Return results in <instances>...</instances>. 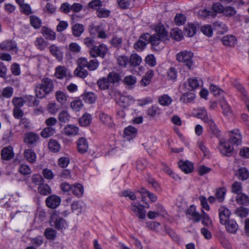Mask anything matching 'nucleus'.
<instances>
[{
	"instance_id": "f257e3e1",
	"label": "nucleus",
	"mask_w": 249,
	"mask_h": 249,
	"mask_svg": "<svg viewBox=\"0 0 249 249\" xmlns=\"http://www.w3.org/2000/svg\"><path fill=\"white\" fill-rule=\"evenodd\" d=\"M53 88V81L49 78H44L36 86V96L38 98H43L52 92Z\"/></svg>"
},
{
	"instance_id": "f03ea898",
	"label": "nucleus",
	"mask_w": 249,
	"mask_h": 249,
	"mask_svg": "<svg viewBox=\"0 0 249 249\" xmlns=\"http://www.w3.org/2000/svg\"><path fill=\"white\" fill-rule=\"evenodd\" d=\"M196 117L201 119L204 122L209 124L213 133L218 137L220 136V131L217 127L211 117L209 116L205 108L200 107L197 109Z\"/></svg>"
},
{
	"instance_id": "7ed1b4c3",
	"label": "nucleus",
	"mask_w": 249,
	"mask_h": 249,
	"mask_svg": "<svg viewBox=\"0 0 249 249\" xmlns=\"http://www.w3.org/2000/svg\"><path fill=\"white\" fill-rule=\"evenodd\" d=\"M168 32H156L154 35L151 36L148 33L143 34L148 43H151L152 45H158L161 41H165L168 39L167 37Z\"/></svg>"
},
{
	"instance_id": "20e7f679",
	"label": "nucleus",
	"mask_w": 249,
	"mask_h": 249,
	"mask_svg": "<svg viewBox=\"0 0 249 249\" xmlns=\"http://www.w3.org/2000/svg\"><path fill=\"white\" fill-rule=\"evenodd\" d=\"M193 56L192 52L185 50L178 53L176 56L178 62L184 63L189 69H191L193 65Z\"/></svg>"
},
{
	"instance_id": "39448f33",
	"label": "nucleus",
	"mask_w": 249,
	"mask_h": 249,
	"mask_svg": "<svg viewBox=\"0 0 249 249\" xmlns=\"http://www.w3.org/2000/svg\"><path fill=\"white\" fill-rule=\"evenodd\" d=\"M51 223L52 226H54L58 230L66 229L68 226L66 221L60 216L58 213L56 211L52 213L51 217Z\"/></svg>"
},
{
	"instance_id": "423d86ee",
	"label": "nucleus",
	"mask_w": 249,
	"mask_h": 249,
	"mask_svg": "<svg viewBox=\"0 0 249 249\" xmlns=\"http://www.w3.org/2000/svg\"><path fill=\"white\" fill-rule=\"evenodd\" d=\"M107 50V46L102 44L98 46H93L90 49V54L91 56L93 57L100 56L104 58Z\"/></svg>"
},
{
	"instance_id": "0eeeda50",
	"label": "nucleus",
	"mask_w": 249,
	"mask_h": 249,
	"mask_svg": "<svg viewBox=\"0 0 249 249\" xmlns=\"http://www.w3.org/2000/svg\"><path fill=\"white\" fill-rule=\"evenodd\" d=\"M131 209L135 215L140 219H144L146 217V211L144 206L139 203L132 202L131 204Z\"/></svg>"
},
{
	"instance_id": "6e6552de",
	"label": "nucleus",
	"mask_w": 249,
	"mask_h": 249,
	"mask_svg": "<svg viewBox=\"0 0 249 249\" xmlns=\"http://www.w3.org/2000/svg\"><path fill=\"white\" fill-rule=\"evenodd\" d=\"M116 103L120 106L126 107L134 101L133 97L130 95H123L118 93V98L116 99Z\"/></svg>"
},
{
	"instance_id": "1a4fd4ad",
	"label": "nucleus",
	"mask_w": 249,
	"mask_h": 249,
	"mask_svg": "<svg viewBox=\"0 0 249 249\" xmlns=\"http://www.w3.org/2000/svg\"><path fill=\"white\" fill-rule=\"evenodd\" d=\"M200 30V31H212L211 25H205L200 26L198 24L190 23L185 27L184 31H196Z\"/></svg>"
},
{
	"instance_id": "9d476101",
	"label": "nucleus",
	"mask_w": 249,
	"mask_h": 249,
	"mask_svg": "<svg viewBox=\"0 0 249 249\" xmlns=\"http://www.w3.org/2000/svg\"><path fill=\"white\" fill-rule=\"evenodd\" d=\"M222 224L225 225L226 231L231 234H235L238 229V225L233 219H230Z\"/></svg>"
},
{
	"instance_id": "9b49d317",
	"label": "nucleus",
	"mask_w": 249,
	"mask_h": 249,
	"mask_svg": "<svg viewBox=\"0 0 249 249\" xmlns=\"http://www.w3.org/2000/svg\"><path fill=\"white\" fill-rule=\"evenodd\" d=\"M220 222L222 224L230 219L231 211L226 207L221 206L218 210Z\"/></svg>"
},
{
	"instance_id": "f8f14e48",
	"label": "nucleus",
	"mask_w": 249,
	"mask_h": 249,
	"mask_svg": "<svg viewBox=\"0 0 249 249\" xmlns=\"http://www.w3.org/2000/svg\"><path fill=\"white\" fill-rule=\"evenodd\" d=\"M61 202V198L56 195H51L46 199V205L51 208L55 209L58 207Z\"/></svg>"
},
{
	"instance_id": "ddd939ff",
	"label": "nucleus",
	"mask_w": 249,
	"mask_h": 249,
	"mask_svg": "<svg viewBox=\"0 0 249 249\" xmlns=\"http://www.w3.org/2000/svg\"><path fill=\"white\" fill-rule=\"evenodd\" d=\"M230 142L231 143L238 145L241 143L242 137L238 129H234L230 132Z\"/></svg>"
},
{
	"instance_id": "4468645a",
	"label": "nucleus",
	"mask_w": 249,
	"mask_h": 249,
	"mask_svg": "<svg viewBox=\"0 0 249 249\" xmlns=\"http://www.w3.org/2000/svg\"><path fill=\"white\" fill-rule=\"evenodd\" d=\"M0 48L2 50L17 53V47L15 43L12 41L6 40L0 44Z\"/></svg>"
},
{
	"instance_id": "2eb2a0df",
	"label": "nucleus",
	"mask_w": 249,
	"mask_h": 249,
	"mask_svg": "<svg viewBox=\"0 0 249 249\" xmlns=\"http://www.w3.org/2000/svg\"><path fill=\"white\" fill-rule=\"evenodd\" d=\"M49 51L55 57L56 59L61 61L63 59V52L60 47L55 45H52L49 47Z\"/></svg>"
},
{
	"instance_id": "dca6fc26",
	"label": "nucleus",
	"mask_w": 249,
	"mask_h": 249,
	"mask_svg": "<svg viewBox=\"0 0 249 249\" xmlns=\"http://www.w3.org/2000/svg\"><path fill=\"white\" fill-rule=\"evenodd\" d=\"M186 214L189 216V218L196 222H199L201 219V215L196 211V207L193 205L188 209Z\"/></svg>"
},
{
	"instance_id": "f3484780",
	"label": "nucleus",
	"mask_w": 249,
	"mask_h": 249,
	"mask_svg": "<svg viewBox=\"0 0 249 249\" xmlns=\"http://www.w3.org/2000/svg\"><path fill=\"white\" fill-rule=\"evenodd\" d=\"M219 149L223 155L228 157L231 156L233 151V147L225 142H220Z\"/></svg>"
},
{
	"instance_id": "a211bd4d",
	"label": "nucleus",
	"mask_w": 249,
	"mask_h": 249,
	"mask_svg": "<svg viewBox=\"0 0 249 249\" xmlns=\"http://www.w3.org/2000/svg\"><path fill=\"white\" fill-rule=\"evenodd\" d=\"M64 134L68 136H74L78 134L79 128L72 124H68L64 128Z\"/></svg>"
},
{
	"instance_id": "6ab92c4d",
	"label": "nucleus",
	"mask_w": 249,
	"mask_h": 249,
	"mask_svg": "<svg viewBox=\"0 0 249 249\" xmlns=\"http://www.w3.org/2000/svg\"><path fill=\"white\" fill-rule=\"evenodd\" d=\"M13 148L11 146L6 147L2 149L1 152V156L2 160H10L14 156Z\"/></svg>"
},
{
	"instance_id": "aec40b11",
	"label": "nucleus",
	"mask_w": 249,
	"mask_h": 249,
	"mask_svg": "<svg viewBox=\"0 0 249 249\" xmlns=\"http://www.w3.org/2000/svg\"><path fill=\"white\" fill-rule=\"evenodd\" d=\"M77 147L78 151L81 153H84L87 151L89 147L88 142L84 138H81L77 141Z\"/></svg>"
},
{
	"instance_id": "412c9836",
	"label": "nucleus",
	"mask_w": 249,
	"mask_h": 249,
	"mask_svg": "<svg viewBox=\"0 0 249 249\" xmlns=\"http://www.w3.org/2000/svg\"><path fill=\"white\" fill-rule=\"evenodd\" d=\"M148 43V41L143 36L142 34L139 39V40L134 44V48L138 51H142L145 48L146 45Z\"/></svg>"
},
{
	"instance_id": "4be33fe9",
	"label": "nucleus",
	"mask_w": 249,
	"mask_h": 249,
	"mask_svg": "<svg viewBox=\"0 0 249 249\" xmlns=\"http://www.w3.org/2000/svg\"><path fill=\"white\" fill-rule=\"evenodd\" d=\"M178 164L181 170L185 173H190L193 170V164L191 162L180 161L179 162Z\"/></svg>"
},
{
	"instance_id": "5701e85b",
	"label": "nucleus",
	"mask_w": 249,
	"mask_h": 249,
	"mask_svg": "<svg viewBox=\"0 0 249 249\" xmlns=\"http://www.w3.org/2000/svg\"><path fill=\"white\" fill-rule=\"evenodd\" d=\"M39 137L33 132L27 133L25 135L24 142L28 144H34L37 142Z\"/></svg>"
},
{
	"instance_id": "b1692460",
	"label": "nucleus",
	"mask_w": 249,
	"mask_h": 249,
	"mask_svg": "<svg viewBox=\"0 0 249 249\" xmlns=\"http://www.w3.org/2000/svg\"><path fill=\"white\" fill-rule=\"evenodd\" d=\"M24 156L26 160L30 163H34L36 161V154L32 149L25 150L24 152Z\"/></svg>"
},
{
	"instance_id": "393cba45",
	"label": "nucleus",
	"mask_w": 249,
	"mask_h": 249,
	"mask_svg": "<svg viewBox=\"0 0 249 249\" xmlns=\"http://www.w3.org/2000/svg\"><path fill=\"white\" fill-rule=\"evenodd\" d=\"M83 100L87 103L92 104L96 100V95L92 92H85L82 95Z\"/></svg>"
},
{
	"instance_id": "a878e982",
	"label": "nucleus",
	"mask_w": 249,
	"mask_h": 249,
	"mask_svg": "<svg viewBox=\"0 0 249 249\" xmlns=\"http://www.w3.org/2000/svg\"><path fill=\"white\" fill-rule=\"evenodd\" d=\"M221 107L223 110V114L228 117H231L232 115V112L231 107L228 105L225 99L221 102Z\"/></svg>"
},
{
	"instance_id": "bb28decb",
	"label": "nucleus",
	"mask_w": 249,
	"mask_h": 249,
	"mask_svg": "<svg viewBox=\"0 0 249 249\" xmlns=\"http://www.w3.org/2000/svg\"><path fill=\"white\" fill-rule=\"evenodd\" d=\"M154 75V71L152 70L148 71L145 75L141 81V84L142 86H146L149 84L151 79Z\"/></svg>"
},
{
	"instance_id": "cd10ccee",
	"label": "nucleus",
	"mask_w": 249,
	"mask_h": 249,
	"mask_svg": "<svg viewBox=\"0 0 249 249\" xmlns=\"http://www.w3.org/2000/svg\"><path fill=\"white\" fill-rule=\"evenodd\" d=\"M137 132V130L135 127L129 126L124 129V135L126 137L127 140H130L136 136Z\"/></svg>"
},
{
	"instance_id": "c85d7f7f",
	"label": "nucleus",
	"mask_w": 249,
	"mask_h": 249,
	"mask_svg": "<svg viewBox=\"0 0 249 249\" xmlns=\"http://www.w3.org/2000/svg\"><path fill=\"white\" fill-rule=\"evenodd\" d=\"M172 102V98L168 94H163L159 97L158 102L163 106H168Z\"/></svg>"
},
{
	"instance_id": "c756f323",
	"label": "nucleus",
	"mask_w": 249,
	"mask_h": 249,
	"mask_svg": "<svg viewBox=\"0 0 249 249\" xmlns=\"http://www.w3.org/2000/svg\"><path fill=\"white\" fill-rule=\"evenodd\" d=\"M160 108L156 106H152L148 108L146 111L147 115L151 118H154L160 115Z\"/></svg>"
},
{
	"instance_id": "7c9ffc66",
	"label": "nucleus",
	"mask_w": 249,
	"mask_h": 249,
	"mask_svg": "<svg viewBox=\"0 0 249 249\" xmlns=\"http://www.w3.org/2000/svg\"><path fill=\"white\" fill-rule=\"evenodd\" d=\"M222 41L223 44L225 46H231L235 44L236 42V39L235 36L232 35H227L224 36L222 38Z\"/></svg>"
},
{
	"instance_id": "2f4dec72",
	"label": "nucleus",
	"mask_w": 249,
	"mask_h": 249,
	"mask_svg": "<svg viewBox=\"0 0 249 249\" xmlns=\"http://www.w3.org/2000/svg\"><path fill=\"white\" fill-rule=\"evenodd\" d=\"M236 201L239 204L248 205L249 204V197L244 194L241 193L237 195Z\"/></svg>"
},
{
	"instance_id": "473e14b6",
	"label": "nucleus",
	"mask_w": 249,
	"mask_h": 249,
	"mask_svg": "<svg viewBox=\"0 0 249 249\" xmlns=\"http://www.w3.org/2000/svg\"><path fill=\"white\" fill-rule=\"evenodd\" d=\"M55 74L57 78L59 79H62L67 76V69L64 66H59L55 69Z\"/></svg>"
},
{
	"instance_id": "72a5a7b5",
	"label": "nucleus",
	"mask_w": 249,
	"mask_h": 249,
	"mask_svg": "<svg viewBox=\"0 0 249 249\" xmlns=\"http://www.w3.org/2000/svg\"><path fill=\"white\" fill-rule=\"evenodd\" d=\"M91 116L90 114L85 113L79 119V123L82 126H87L90 124Z\"/></svg>"
},
{
	"instance_id": "f704fd0d",
	"label": "nucleus",
	"mask_w": 249,
	"mask_h": 249,
	"mask_svg": "<svg viewBox=\"0 0 249 249\" xmlns=\"http://www.w3.org/2000/svg\"><path fill=\"white\" fill-rule=\"evenodd\" d=\"M38 191L40 195L47 196L51 193V189L50 187L45 183H42L38 188Z\"/></svg>"
},
{
	"instance_id": "c9c22d12",
	"label": "nucleus",
	"mask_w": 249,
	"mask_h": 249,
	"mask_svg": "<svg viewBox=\"0 0 249 249\" xmlns=\"http://www.w3.org/2000/svg\"><path fill=\"white\" fill-rule=\"evenodd\" d=\"M107 79L109 83H115L118 82L120 80L121 76L118 73L115 71H111L108 73L107 76Z\"/></svg>"
},
{
	"instance_id": "e433bc0d",
	"label": "nucleus",
	"mask_w": 249,
	"mask_h": 249,
	"mask_svg": "<svg viewBox=\"0 0 249 249\" xmlns=\"http://www.w3.org/2000/svg\"><path fill=\"white\" fill-rule=\"evenodd\" d=\"M71 191L75 196L78 197H80L83 194L84 188L82 185L77 184L72 186Z\"/></svg>"
},
{
	"instance_id": "4c0bfd02",
	"label": "nucleus",
	"mask_w": 249,
	"mask_h": 249,
	"mask_svg": "<svg viewBox=\"0 0 249 249\" xmlns=\"http://www.w3.org/2000/svg\"><path fill=\"white\" fill-rule=\"evenodd\" d=\"M236 176L240 179L245 180L249 177V172L246 168H241L237 171Z\"/></svg>"
},
{
	"instance_id": "58836bf2",
	"label": "nucleus",
	"mask_w": 249,
	"mask_h": 249,
	"mask_svg": "<svg viewBox=\"0 0 249 249\" xmlns=\"http://www.w3.org/2000/svg\"><path fill=\"white\" fill-rule=\"evenodd\" d=\"M55 97L57 102L62 105L65 104L67 101V95L64 92L61 90H57L55 92Z\"/></svg>"
},
{
	"instance_id": "ea45409f",
	"label": "nucleus",
	"mask_w": 249,
	"mask_h": 249,
	"mask_svg": "<svg viewBox=\"0 0 249 249\" xmlns=\"http://www.w3.org/2000/svg\"><path fill=\"white\" fill-rule=\"evenodd\" d=\"M129 63L131 66L136 67L140 65L142 62V58L136 54H133L129 59Z\"/></svg>"
},
{
	"instance_id": "a19ab883",
	"label": "nucleus",
	"mask_w": 249,
	"mask_h": 249,
	"mask_svg": "<svg viewBox=\"0 0 249 249\" xmlns=\"http://www.w3.org/2000/svg\"><path fill=\"white\" fill-rule=\"evenodd\" d=\"M97 84L100 89L102 90L107 89L109 87V82L108 79L106 78H103L99 79Z\"/></svg>"
},
{
	"instance_id": "79ce46f5",
	"label": "nucleus",
	"mask_w": 249,
	"mask_h": 249,
	"mask_svg": "<svg viewBox=\"0 0 249 249\" xmlns=\"http://www.w3.org/2000/svg\"><path fill=\"white\" fill-rule=\"evenodd\" d=\"M198 15L201 18H207L211 17L213 18L215 17V14L213 13L211 10L208 9H200L198 12Z\"/></svg>"
},
{
	"instance_id": "37998d69",
	"label": "nucleus",
	"mask_w": 249,
	"mask_h": 249,
	"mask_svg": "<svg viewBox=\"0 0 249 249\" xmlns=\"http://www.w3.org/2000/svg\"><path fill=\"white\" fill-rule=\"evenodd\" d=\"M49 149L53 152H58L60 149V145L55 140H51L48 143Z\"/></svg>"
},
{
	"instance_id": "c03bdc74",
	"label": "nucleus",
	"mask_w": 249,
	"mask_h": 249,
	"mask_svg": "<svg viewBox=\"0 0 249 249\" xmlns=\"http://www.w3.org/2000/svg\"><path fill=\"white\" fill-rule=\"evenodd\" d=\"M30 23L35 29H38L41 27L42 22L39 18L32 16L30 17Z\"/></svg>"
},
{
	"instance_id": "a18cd8bd",
	"label": "nucleus",
	"mask_w": 249,
	"mask_h": 249,
	"mask_svg": "<svg viewBox=\"0 0 249 249\" xmlns=\"http://www.w3.org/2000/svg\"><path fill=\"white\" fill-rule=\"evenodd\" d=\"M167 35L168 38L167 40H169L171 37L173 39L178 41L181 40L183 37L182 32H168Z\"/></svg>"
},
{
	"instance_id": "49530a36",
	"label": "nucleus",
	"mask_w": 249,
	"mask_h": 249,
	"mask_svg": "<svg viewBox=\"0 0 249 249\" xmlns=\"http://www.w3.org/2000/svg\"><path fill=\"white\" fill-rule=\"evenodd\" d=\"M74 74L78 77L84 78L88 75V72L84 68L77 67L74 71Z\"/></svg>"
},
{
	"instance_id": "de8ad7c7",
	"label": "nucleus",
	"mask_w": 249,
	"mask_h": 249,
	"mask_svg": "<svg viewBox=\"0 0 249 249\" xmlns=\"http://www.w3.org/2000/svg\"><path fill=\"white\" fill-rule=\"evenodd\" d=\"M71 116L67 111H62L58 114V120L62 123H67L69 121Z\"/></svg>"
},
{
	"instance_id": "09e8293b",
	"label": "nucleus",
	"mask_w": 249,
	"mask_h": 249,
	"mask_svg": "<svg viewBox=\"0 0 249 249\" xmlns=\"http://www.w3.org/2000/svg\"><path fill=\"white\" fill-rule=\"evenodd\" d=\"M14 89L11 87L4 88L1 92V96L6 98H11L13 94Z\"/></svg>"
},
{
	"instance_id": "8fccbe9b",
	"label": "nucleus",
	"mask_w": 249,
	"mask_h": 249,
	"mask_svg": "<svg viewBox=\"0 0 249 249\" xmlns=\"http://www.w3.org/2000/svg\"><path fill=\"white\" fill-rule=\"evenodd\" d=\"M102 2L100 0H93L88 4L89 8H92L98 11L102 6Z\"/></svg>"
},
{
	"instance_id": "3c124183",
	"label": "nucleus",
	"mask_w": 249,
	"mask_h": 249,
	"mask_svg": "<svg viewBox=\"0 0 249 249\" xmlns=\"http://www.w3.org/2000/svg\"><path fill=\"white\" fill-rule=\"evenodd\" d=\"M231 192L237 194H240L242 193V187L241 183L237 181L234 182L231 185Z\"/></svg>"
},
{
	"instance_id": "603ef678",
	"label": "nucleus",
	"mask_w": 249,
	"mask_h": 249,
	"mask_svg": "<svg viewBox=\"0 0 249 249\" xmlns=\"http://www.w3.org/2000/svg\"><path fill=\"white\" fill-rule=\"evenodd\" d=\"M25 101L22 97H14L12 100L14 108H20L23 107Z\"/></svg>"
},
{
	"instance_id": "864d4df0",
	"label": "nucleus",
	"mask_w": 249,
	"mask_h": 249,
	"mask_svg": "<svg viewBox=\"0 0 249 249\" xmlns=\"http://www.w3.org/2000/svg\"><path fill=\"white\" fill-rule=\"evenodd\" d=\"M55 129L52 127H47L41 132V135L44 138H48L55 133Z\"/></svg>"
},
{
	"instance_id": "5fc2aeb1",
	"label": "nucleus",
	"mask_w": 249,
	"mask_h": 249,
	"mask_svg": "<svg viewBox=\"0 0 249 249\" xmlns=\"http://www.w3.org/2000/svg\"><path fill=\"white\" fill-rule=\"evenodd\" d=\"M56 231L53 229L47 228L44 232V235L46 237L50 240H53L55 238Z\"/></svg>"
},
{
	"instance_id": "6e6d98bb",
	"label": "nucleus",
	"mask_w": 249,
	"mask_h": 249,
	"mask_svg": "<svg viewBox=\"0 0 249 249\" xmlns=\"http://www.w3.org/2000/svg\"><path fill=\"white\" fill-rule=\"evenodd\" d=\"M226 192V191L225 188H220L217 190L215 196L216 199L219 202H221L224 200Z\"/></svg>"
},
{
	"instance_id": "4d7b16f0",
	"label": "nucleus",
	"mask_w": 249,
	"mask_h": 249,
	"mask_svg": "<svg viewBox=\"0 0 249 249\" xmlns=\"http://www.w3.org/2000/svg\"><path fill=\"white\" fill-rule=\"evenodd\" d=\"M201 218L202 219V223L208 227H209L212 225V222L209 217L208 214L203 211L202 214L201 215Z\"/></svg>"
},
{
	"instance_id": "13d9d810",
	"label": "nucleus",
	"mask_w": 249,
	"mask_h": 249,
	"mask_svg": "<svg viewBox=\"0 0 249 249\" xmlns=\"http://www.w3.org/2000/svg\"><path fill=\"white\" fill-rule=\"evenodd\" d=\"M224 8L223 6L220 3L215 2L212 5V11L216 15V13H221L223 12Z\"/></svg>"
},
{
	"instance_id": "bf43d9fd",
	"label": "nucleus",
	"mask_w": 249,
	"mask_h": 249,
	"mask_svg": "<svg viewBox=\"0 0 249 249\" xmlns=\"http://www.w3.org/2000/svg\"><path fill=\"white\" fill-rule=\"evenodd\" d=\"M18 171L22 175H27L31 173V169L27 164H21L18 167Z\"/></svg>"
},
{
	"instance_id": "052dcab7",
	"label": "nucleus",
	"mask_w": 249,
	"mask_h": 249,
	"mask_svg": "<svg viewBox=\"0 0 249 249\" xmlns=\"http://www.w3.org/2000/svg\"><path fill=\"white\" fill-rule=\"evenodd\" d=\"M185 20V16L181 13L176 14L174 18L175 22L178 25H180L184 24Z\"/></svg>"
},
{
	"instance_id": "680f3d73",
	"label": "nucleus",
	"mask_w": 249,
	"mask_h": 249,
	"mask_svg": "<svg viewBox=\"0 0 249 249\" xmlns=\"http://www.w3.org/2000/svg\"><path fill=\"white\" fill-rule=\"evenodd\" d=\"M82 106L83 104L80 100L73 101L70 104L71 107L75 111H79Z\"/></svg>"
},
{
	"instance_id": "e2e57ef3",
	"label": "nucleus",
	"mask_w": 249,
	"mask_h": 249,
	"mask_svg": "<svg viewBox=\"0 0 249 249\" xmlns=\"http://www.w3.org/2000/svg\"><path fill=\"white\" fill-rule=\"evenodd\" d=\"M209 89L210 92H212L214 96L219 95L221 94L222 92H223L222 89L213 84L210 85Z\"/></svg>"
},
{
	"instance_id": "0e129e2a",
	"label": "nucleus",
	"mask_w": 249,
	"mask_h": 249,
	"mask_svg": "<svg viewBox=\"0 0 249 249\" xmlns=\"http://www.w3.org/2000/svg\"><path fill=\"white\" fill-rule=\"evenodd\" d=\"M100 119L106 125H110L111 124V118L107 114L101 113L100 115Z\"/></svg>"
},
{
	"instance_id": "69168bd1",
	"label": "nucleus",
	"mask_w": 249,
	"mask_h": 249,
	"mask_svg": "<svg viewBox=\"0 0 249 249\" xmlns=\"http://www.w3.org/2000/svg\"><path fill=\"white\" fill-rule=\"evenodd\" d=\"M188 85L190 87V90H194L199 86V83L196 78H190L188 80Z\"/></svg>"
},
{
	"instance_id": "338daca9",
	"label": "nucleus",
	"mask_w": 249,
	"mask_h": 249,
	"mask_svg": "<svg viewBox=\"0 0 249 249\" xmlns=\"http://www.w3.org/2000/svg\"><path fill=\"white\" fill-rule=\"evenodd\" d=\"M145 63L151 67L156 65V59L154 55L149 54L145 58Z\"/></svg>"
},
{
	"instance_id": "774afa93",
	"label": "nucleus",
	"mask_w": 249,
	"mask_h": 249,
	"mask_svg": "<svg viewBox=\"0 0 249 249\" xmlns=\"http://www.w3.org/2000/svg\"><path fill=\"white\" fill-rule=\"evenodd\" d=\"M35 45L38 49L42 50L46 47L47 43L42 38H37L35 41Z\"/></svg>"
}]
</instances>
